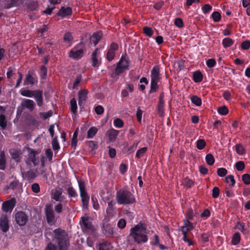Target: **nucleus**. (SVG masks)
<instances>
[{"label":"nucleus","instance_id":"obj_38","mask_svg":"<svg viewBox=\"0 0 250 250\" xmlns=\"http://www.w3.org/2000/svg\"><path fill=\"white\" fill-rule=\"evenodd\" d=\"M158 82H150V89L149 91V93L151 94L152 93L156 92L159 89Z\"/></svg>","mask_w":250,"mask_h":250},{"label":"nucleus","instance_id":"obj_2","mask_svg":"<svg viewBox=\"0 0 250 250\" xmlns=\"http://www.w3.org/2000/svg\"><path fill=\"white\" fill-rule=\"evenodd\" d=\"M54 234L53 240L57 244L59 250H68L70 242L68 235L64 229L61 228L53 230Z\"/></svg>","mask_w":250,"mask_h":250},{"label":"nucleus","instance_id":"obj_9","mask_svg":"<svg viewBox=\"0 0 250 250\" xmlns=\"http://www.w3.org/2000/svg\"><path fill=\"white\" fill-rule=\"evenodd\" d=\"M14 217L16 223L20 226L25 225L28 220L27 215L23 211H19L16 212L15 214Z\"/></svg>","mask_w":250,"mask_h":250},{"label":"nucleus","instance_id":"obj_48","mask_svg":"<svg viewBox=\"0 0 250 250\" xmlns=\"http://www.w3.org/2000/svg\"><path fill=\"white\" fill-rule=\"evenodd\" d=\"M211 17L212 18L213 20L215 22H219L221 19V16L219 12L217 11H215L213 12L211 14Z\"/></svg>","mask_w":250,"mask_h":250},{"label":"nucleus","instance_id":"obj_1","mask_svg":"<svg viewBox=\"0 0 250 250\" xmlns=\"http://www.w3.org/2000/svg\"><path fill=\"white\" fill-rule=\"evenodd\" d=\"M146 229L147 227L145 224L140 223L130 229L129 236L138 244L146 243L148 240V237L144 232H146Z\"/></svg>","mask_w":250,"mask_h":250},{"label":"nucleus","instance_id":"obj_55","mask_svg":"<svg viewBox=\"0 0 250 250\" xmlns=\"http://www.w3.org/2000/svg\"><path fill=\"white\" fill-rule=\"evenodd\" d=\"M114 125L116 127L121 128L122 127L124 126V123L122 120L117 118L114 120L113 122Z\"/></svg>","mask_w":250,"mask_h":250},{"label":"nucleus","instance_id":"obj_41","mask_svg":"<svg viewBox=\"0 0 250 250\" xmlns=\"http://www.w3.org/2000/svg\"><path fill=\"white\" fill-rule=\"evenodd\" d=\"M10 153L12 158L16 162H19L20 161V154L18 151L15 149H12L10 151Z\"/></svg>","mask_w":250,"mask_h":250},{"label":"nucleus","instance_id":"obj_17","mask_svg":"<svg viewBox=\"0 0 250 250\" xmlns=\"http://www.w3.org/2000/svg\"><path fill=\"white\" fill-rule=\"evenodd\" d=\"M45 215L47 223L51 224L55 221V217L52 208L47 206L45 209Z\"/></svg>","mask_w":250,"mask_h":250},{"label":"nucleus","instance_id":"obj_53","mask_svg":"<svg viewBox=\"0 0 250 250\" xmlns=\"http://www.w3.org/2000/svg\"><path fill=\"white\" fill-rule=\"evenodd\" d=\"M227 170L223 167H220L217 169V174L220 177H224L227 174Z\"/></svg>","mask_w":250,"mask_h":250},{"label":"nucleus","instance_id":"obj_57","mask_svg":"<svg viewBox=\"0 0 250 250\" xmlns=\"http://www.w3.org/2000/svg\"><path fill=\"white\" fill-rule=\"evenodd\" d=\"M91 201L93 205V207L94 209L98 210L99 209V204L98 201V200L95 197L92 196L91 197Z\"/></svg>","mask_w":250,"mask_h":250},{"label":"nucleus","instance_id":"obj_54","mask_svg":"<svg viewBox=\"0 0 250 250\" xmlns=\"http://www.w3.org/2000/svg\"><path fill=\"white\" fill-rule=\"evenodd\" d=\"M245 224L243 222H237L235 226V229H239L242 232H244L245 230Z\"/></svg>","mask_w":250,"mask_h":250},{"label":"nucleus","instance_id":"obj_37","mask_svg":"<svg viewBox=\"0 0 250 250\" xmlns=\"http://www.w3.org/2000/svg\"><path fill=\"white\" fill-rule=\"evenodd\" d=\"M206 162L209 166L213 165L215 162V159L213 155L211 153H208L205 157Z\"/></svg>","mask_w":250,"mask_h":250},{"label":"nucleus","instance_id":"obj_19","mask_svg":"<svg viewBox=\"0 0 250 250\" xmlns=\"http://www.w3.org/2000/svg\"><path fill=\"white\" fill-rule=\"evenodd\" d=\"M21 106L28 109L30 111H32L36 107V104L32 100L24 99L21 103Z\"/></svg>","mask_w":250,"mask_h":250},{"label":"nucleus","instance_id":"obj_29","mask_svg":"<svg viewBox=\"0 0 250 250\" xmlns=\"http://www.w3.org/2000/svg\"><path fill=\"white\" fill-rule=\"evenodd\" d=\"M78 128L76 129V130L74 131L72 139L71 140V147L72 148H73L74 150H75L76 148L77 145V137L78 134Z\"/></svg>","mask_w":250,"mask_h":250},{"label":"nucleus","instance_id":"obj_32","mask_svg":"<svg viewBox=\"0 0 250 250\" xmlns=\"http://www.w3.org/2000/svg\"><path fill=\"white\" fill-rule=\"evenodd\" d=\"M234 41L230 38H225L222 41V45L225 48L232 45Z\"/></svg>","mask_w":250,"mask_h":250},{"label":"nucleus","instance_id":"obj_6","mask_svg":"<svg viewBox=\"0 0 250 250\" xmlns=\"http://www.w3.org/2000/svg\"><path fill=\"white\" fill-rule=\"evenodd\" d=\"M78 182L82 203V207L83 209H87L88 208L90 198L86 192L84 182L80 180L78 181Z\"/></svg>","mask_w":250,"mask_h":250},{"label":"nucleus","instance_id":"obj_4","mask_svg":"<svg viewBox=\"0 0 250 250\" xmlns=\"http://www.w3.org/2000/svg\"><path fill=\"white\" fill-rule=\"evenodd\" d=\"M21 95L29 98L34 97L38 106L42 107L43 104V91L38 89L35 90L21 89L20 91Z\"/></svg>","mask_w":250,"mask_h":250},{"label":"nucleus","instance_id":"obj_47","mask_svg":"<svg viewBox=\"0 0 250 250\" xmlns=\"http://www.w3.org/2000/svg\"><path fill=\"white\" fill-rule=\"evenodd\" d=\"M109 243L107 241H104L100 243L99 246V250H109Z\"/></svg>","mask_w":250,"mask_h":250},{"label":"nucleus","instance_id":"obj_8","mask_svg":"<svg viewBox=\"0 0 250 250\" xmlns=\"http://www.w3.org/2000/svg\"><path fill=\"white\" fill-rule=\"evenodd\" d=\"M38 83V78L35 72L29 70L24 80V85L33 86Z\"/></svg>","mask_w":250,"mask_h":250},{"label":"nucleus","instance_id":"obj_52","mask_svg":"<svg viewBox=\"0 0 250 250\" xmlns=\"http://www.w3.org/2000/svg\"><path fill=\"white\" fill-rule=\"evenodd\" d=\"M245 167L244 162L240 161L235 163V167L238 171H242Z\"/></svg>","mask_w":250,"mask_h":250},{"label":"nucleus","instance_id":"obj_44","mask_svg":"<svg viewBox=\"0 0 250 250\" xmlns=\"http://www.w3.org/2000/svg\"><path fill=\"white\" fill-rule=\"evenodd\" d=\"M206 145V142L204 139H199L196 142V147L199 150L204 149Z\"/></svg>","mask_w":250,"mask_h":250},{"label":"nucleus","instance_id":"obj_14","mask_svg":"<svg viewBox=\"0 0 250 250\" xmlns=\"http://www.w3.org/2000/svg\"><path fill=\"white\" fill-rule=\"evenodd\" d=\"M151 81L159 82L161 77L160 74V68L158 66H154L151 71L150 74Z\"/></svg>","mask_w":250,"mask_h":250},{"label":"nucleus","instance_id":"obj_59","mask_svg":"<svg viewBox=\"0 0 250 250\" xmlns=\"http://www.w3.org/2000/svg\"><path fill=\"white\" fill-rule=\"evenodd\" d=\"M229 181L230 182L231 186H234L235 184V180L234 179V176L232 175H229L226 177V182L227 183H229Z\"/></svg>","mask_w":250,"mask_h":250},{"label":"nucleus","instance_id":"obj_28","mask_svg":"<svg viewBox=\"0 0 250 250\" xmlns=\"http://www.w3.org/2000/svg\"><path fill=\"white\" fill-rule=\"evenodd\" d=\"M37 175L33 170H30L25 173V179L28 181H33Z\"/></svg>","mask_w":250,"mask_h":250},{"label":"nucleus","instance_id":"obj_31","mask_svg":"<svg viewBox=\"0 0 250 250\" xmlns=\"http://www.w3.org/2000/svg\"><path fill=\"white\" fill-rule=\"evenodd\" d=\"M98 130L96 127L92 126L90 127L87 131L86 138L88 139L93 138L97 133Z\"/></svg>","mask_w":250,"mask_h":250},{"label":"nucleus","instance_id":"obj_23","mask_svg":"<svg viewBox=\"0 0 250 250\" xmlns=\"http://www.w3.org/2000/svg\"><path fill=\"white\" fill-rule=\"evenodd\" d=\"M2 5L5 9H10L18 6L19 0H2Z\"/></svg>","mask_w":250,"mask_h":250},{"label":"nucleus","instance_id":"obj_27","mask_svg":"<svg viewBox=\"0 0 250 250\" xmlns=\"http://www.w3.org/2000/svg\"><path fill=\"white\" fill-rule=\"evenodd\" d=\"M62 193V191L61 188L56 189L52 193V198L57 202L60 201V197Z\"/></svg>","mask_w":250,"mask_h":250},{"label":"nucleus","instance_id":"obj_26","mask_svg":"<svg viewBox=\"0 0 250 250\" xmlns=\"http://www.w3.org/2000/svg\"><path fill=\"white\" fill-rule=\"evenodd\" d=\"M203 75L200 70H196L193 73L192 79L196 83H199L202 81Z\"/></svg>","mask_w":250,"mask_h":250},{"label":"nucleus","instance_id":"obj_58","mask_svg":"<svg viewBox=\"0 0 250 250\" xmlns=\"http://www.w3.org/2000/svg\"><path fill=\"white\" fill-rule=\"evenodd\" d=\"M184 183L188 188H191L194 185L193 181L188 177H186L184 179Z\"/></svg>","mask_w":250,"mask_h":250},{"label":"nucleus","instance_id":"obj_45","mask_svg":"<svg viewBox=\"0 0 250 250\" xmlns=\"http://www.w3.org/2000/svg\"><path fill=\"white\" fill-rule=\"evenodd\" d=\"M38 5V1H32L27 4V7L31 11H34L37 9Z\"/></svg>","mask_w":250,"mask_h":250},{"label":"nucleus","instance_id":"obj_18","mask_svg":"<svg viewBox=\"0 0 250 250\" xmlns=\"http://www.w3.org/2000/svg\"><path fill=\"white\" fill-rule=\"evenodd\" d=\"M72 14V8L70 7L62 6L57 13L58 16L62 18H66Z\"/></svg>","mask_w":250,"mask_h":250},{"label":"nucleus","instance_id":"obj_39","mask_svg":"<svg viewBox=\"0 0 250 250\" xmlns=\"http://www.w3.org/2000/svg\"><path fill=\"white\" fill-rule=\"evenodd\" d=\"M190 100L192 103L197 106H199L202 104L201 99L197 96L194 95L191 97Z\"/></svg>","mask_w":250,"mask_h":250},{"label":"nucleus","instance_id":"obj_25","mask_svg":"<svg viewBox=\"0 0 250 250\" xmlns=\"http://www.w3.org/2000/svg\"><path fill=\"white\" fill-rule=\"evenodd\" d=\"M102 37V33L101 32L94 33L90 38V42L96 46Z\"/></svg>","mask_w":250,"mask_h":250},{"label":"nucleus","instance_id":"obj_21","mask_svg":"<svg viewBox=\"0 0 250 250\" xmlns=\"http://www.w3.org/2000/svg\"><path fill=\"white\" fill-rule=\"evenodd\" d=\"M119 133L118 130L111 128L106 132V135L108 137L109 141L113 143L115 141Z\"/></svg>","mask_w":250,"mask_h":250},{"label":"nucleus","instance_id":"obj_61","mask_svg":"<svg viewBox=\"0 0 250 250\" xmlns=\"http://www.w3.org/2000/svg\"><path fill=\"white\" fill-rule=\"evenodd\" d=\"M212 6L208 4H206L202 8L203 12L206 14L208 13L212 10Z\"/></svg>","mask_w":250,"mask_h":250},{"label":"nucleus","instance_id":"obj_20","mask_svg":"<svg viewBox=\"0 0 250 250\" xmlns=\"http://www.w3.org/2000/svg\"><path fill=\"white\" fill-rule=\"evenodd\" d=\"M88 93V90L86 89H82L79 92L78 104L80 107L83 106L84 103L87 99Z\"/></svg>","mask_w":250,"mask_h":250},{"label":"nucleus","instance_id":"obj_7","mask_svg":"<svg viewBox=\"0 0 250 250\" xmlns=\"http://www.w3.org/2000/svg\"><path fill=\"white\" fill-rule=\"evenodd\" d=\"M129 62L126 59L125 57L122 56L117 63V66L115 69V74L116 75H119L122 73L125 70L129 69Z\"/></svg>","mask_w":250,"mask_h":250},{"label":"nucleus","instance_id":"obj_46","mask_svg":"<svg viewBox=\"0 0 250 250\" xmlns=\"http://www.w3.org/2000/svg\"><path fill=\"white\" fill-rule=\"evenodd\" d=\"M217 111L218 112L222 115H226L229 112V109L228 107L225 105L218 107Z\"/></svg>","mask_w":250,"mask_h":250},{"label":"nucleus","instance_id":"obj_50","mask_svg":"<svg viewBox=\"0 0 250 250\" xmlns=\"http://www.w3.org/2000/svg\"><path fill=\"white\" fill-rule=\"evenodd\" d=\"M236 152L239 155H243L245 153V150L240 144H237L235 146Z\"/></svg>","mask_w":250,"mask_h":250},{"label":"nucleus","instance_id":"obj_11","mask_svg":"<svg viewBox=\"0 0 250 250\" xmlns=\"http://www.w3.org/2000/svg\"><path fill=\"white\" fill-rule=\"evenodd\" d=\"M39 154L38 151L34 149H30L29 153L27 158L26 163L27 165H31L33 164V166H37L39 163V160L36 155Z\"/></svg>","mask_w":250,"mask_h":250},{"label":"nucleus","instance_id":"obj_12","mask_svg":"<svg viewBox=\"0 0 250 250\" xmlns=\"http://www.w3.org/2000/svg\"><path fill=\"white\" fill-rule=\"evenodd\" d=\"M16 204V200L15 198H12L9 200L6 201L2 204V210L5 212L12 211Z\"/></svg>","mask_w":250,"mask_h":250},{"label":"nucleus","instance_id":"obj_3","mask_svg":"<svg viewBox=\"0 0 250 250\" xmlns=\"http://www.w3.org/2000/svg\"><path fill=\"white\" fill-rule=\"evenodd\" d=\"M116 199L118 205H131L136 203L132 193L126 189H121L116 192Z\"/></svg>","mask_w":250,"mask_h":250},{"label":"nucleus","instance_id":"obj_63","mask_svg":"<svg viewBox=\"0 0 250 250\" xmlns=\"http://www.w3.org/2000/svg\"><path fill=\"white\" fill-rule=\"evenodd\" d=\"M58 248L55 244L49 242L46 246L44 250H58Z\"/></svg>","mask_w":250,"mask_h":250},{"label":"nucleus","instance_id":"obj_36","mask_svg":"<svg viewBox=\"0 0 250 250\" xmlns=\"http://www.w3.org/2000/svg\"><path fill=\"white\" fill-rule=\"evenodd\" d=\"M70 110L73 114H76L77 112V104L75 98H72L70 102Z\"/></svg>","mask_w":250,"mask_h":250},{"label":"nucleus","instance_id":"obj_22","mask_svg":"<svg viewBox=\"0 0 250 250\" xmlns=\"http://www.w3.org/2000/svg\"><path fill=\"white\" fill-rule=\"evenodd\" d=\"M5 112L4 108L0 105V126L3 129H4L7 125Z\"/></svg>","mask_w":250,"mask_h":250},{"label":"nucleus","instance_id":"obj_42","mask_svg":"<svg viewBox=\"0 0 250 250\" xmlns=\"http://www.w3.org/2000/svg\"><path fill=\"white\" fill-rule=\"evenodd\" d=\"M147 150V147H143L137 151L135 157L137 158H141L143 157Z\"/></svg>","mask_w":250,"mask_h":250},{"label":"nucleus","instance_id":"obj_64","mask_svg":"<svg viewBox=\"0 0 250 250\" xmlns=\"http://www.w3.org/2000/svg\"><path fill=\"white\" fill-rule=\"evenodd\" d=\"M174 24L177 27L179 28H182L184 26L183 20L180 18H177L175 19Z\"/></svg>","mask_w":250,"mask_h":250},{"label":"nucleus","instance_id":"obj_10","mask_svg":"<svg viewBox=\"0 0 250 250\" xmlns=\"http://www.w3.org/2000/svg\"><path fill=\"white\" fill-rule=\"evenodd\" d=\"M119 49V45L117 42H112L108 48L106 58L109 62L112 61L115 56V52Z\"/></svg>","mask_w":250,"mask_h":250},{"label":"nucleus","instance_id":"obj_62","mask_svg":"<svg viewBox=\"0 0 250 250\" xmlns=\"http://www.w3.org/2000/svg\"><path fill=\"white\" fill-rule=\"evenodd\" d=\"M73 39L72 35L70 32H66L63 36V40L66 42H70Z\"/></svg>","mask_w":250,"mask_h":250},{"label":"nucleus","instance_id":"obj_34","mask_svg":"<svg viewBox=\"0 0 250 250\" xmlns=\"http://www.w3.org/2000/svg\"><path fill=\"white\" fill-rule=\"evenodd\" d=\"M41 78L42 79H45L47 75V68L44 65H42L40 68L39 71Z\"/></svg>","mask_w":250,"mask_h":250},{"label":"nucleus","instance_id":"obj_35","mask_svg":"<svg viewBox=\"0 0 250 250\" xmlns=\"http://www.w3.org/2000/svg\"><path fill=\"white\" fill-rule=\"evenodd\" d=\"M241 240L240 235L238 232H235L233 234L232 237L231 242L233 245H238Z\"/></svg>","mask_w":250,"mask_h":250},{"label":"nucleus","instance_id":"obj_60","mask_svg":"<svg viewBox=\"0 0 250 250\" xmlns=\"http://www.w3.org/2000/svg\"><path fill=\"white\" fill-rule=\"evenodd\" d=\"M126 225V220L125 219H120L117 223L118 227L120 229H124Z\"/></svg>","mask_w":250,"mask_h":250},{"label":"nucleus","instance_id":"obj_24","mask_svg":"<svg viewBox=\"0 0 250 250\" xmlns=\"http://www.w3.org/2000/svg\"><path fill=\"white\" fill-rule=\"evenodd\" d=\"M115 204V202L112 200L107 202L108 206L106 209V213L108 217H111L113 216L114 211L115 210V208L114 207Z\"/></svg>","mask_w":250,"mask_h":250},{"label":"nucleus","instance_id":"obj_51","mask_svg":"<svg viewBox=\"0 0 250 250\" xmlns=\"http://www.w3.org/2000/svg\"><path fill=\"white\" fill-rule=\"evenodd\" d=\"M242 180L246 185L250 184V175L248 173H245L242 176Z\"/></svg>","mask_w":250,"mask_h":250},{"label":"nucleus","instance_id":"obj_33","mask_svg":"<svg viewBox=\"0 0 250 250\" xmlns=\"http://www.w3.org/2000/svg\"><path fill=\"white\" fill-rule=\"evenodd\" d=\"M6 159L4 151L0 153V169L4 170L5 168Z\"/></svg>","mask_w":250,"mask_h":250},{"label":"nucleus","instance_id":"obj_13","mask_svg":"<svg viewBox=\"0 0 250 250\" xmlns=\"http://www.w3.org/2000/svg\"><path fill=\"white\" fill-rule=\"evenodd\" d=\"M80 224L82 229L84 231H92L94 229V227L87 217H83L82 221L80 222Z\"/></svg>","mask_w":250,"mask_h":250},{"label":"nucleus","instance_id":"obj_30","mask_svg":"<svg viewBox=\"0 0 250 250\" xmlns=\"http://www.w3.org/2000/svg\"><path fill=\"white\" fill-rule=\"evenodd\" d=\"M98 50V48H97L91 55L92 64L93 67H97L98 66V60L97 56Z\"/></svg>","mask_w":250,"mask_h":250},{"label":"nucleus","instance_id":"obj_16","mask_svg":"<svg viewBox=\"0 0 250 250\" xmlns=\"http://www.w3.org/2000/svg\"><path fill=\"white\" fill-rule=\"evenodd\" d=\"M165 102L164 95L163 93L160 94L159 97V101L157 105V111L160 116H163L165 113Z\"/></svg>","mask_w":250,"mask_h":250},{"label":"nucleus","instance_id":"obj_15","mask_svg":"<svg viewBox=\"0 0 250 250\" xmlns=\"http://www.w3.org/2000/svg\"><path fill=\"white\" fill-rule=\"evenodd\" d=\"M9 229V221L6 215H2L0 218V229L3 232H6Z\"/></svg>","mask_w":250,"mask_h":250},{"label":"nucleus","instance_id":"obj_40","mask_svg":"<svg viewBox=\"0 0 250 250\" xmlns=\"http://www.w3.org/2000/svg\"><path fill=\"white\" fill-rule=\"evenodd\" d=\"M67 193L69 197L77 198L78 193L72 187H69L67 189Z\"/></svg>","mask_w":250,"mask_h":250},{"label":"nucleus","instance_id":"obj_43","mask_svg":"<svg viewBox=\"0 0 250 250\" xmlns=\"http://www.w3.org/2000/svg\"><path fill=\"white\" fill-rule=\"evenodd\" d=\"M85 144L88 146L90 151H93L98 146L97 142L93 141H88L85 142Z\"/></svg>","mask_w":250,"mask_h":250},{"label":"nucleus","instance_id":"obj_49","mask_svg":"<svg viewBox=\"0 0 250 250\" xmlns=\"http://www.w3.org/2000/svg\"><path fill=\"white\" fill-rule=\"evenodd\" d=\"M52 145L53 149L54 150H57L60 149V145L57 140V137L53 138L52 141Z\"/></svg>","mask_w":250,"mask_h":250},{"label":"nucleus","instance_id":"obj_5","mask_svg":"<svg viewBox=\"0 0 250 250\" xmlns=\"http://www.w3.org/2000/svg\"><path fill=\"white\" fill-rule=\"evenodd\" d=\"M85 46L83 42L76 44L69 52V57L75 60L81 59L84 56Z\"/></svg>","mask_w":250,"mask_h":250},{"label":"nucleus","instance_id":"obj_56","mask_svg":"<svg viewBox=\"0 0 250 250\" xmlns=\"http://www.w3.org/2000/svg\"><path fill=\"white\" fill-rule=\"evenodd\" d=\"M143 31L144 33L147 36L151 37L153 33V31L151 27L145 26L143 28Z\"/></svg>","mask_w":250,"mask_h":250}]
</instances>
